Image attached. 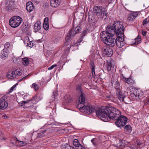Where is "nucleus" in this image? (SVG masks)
<instances>
[{"mask_svg": "<svg viewBox=\"0 0 149 149\" xmlns=\"http://www.w3.org/2000/svg\"><path fill=\"white\" fill-rule=\"evenodd\" d=\"M104 37H100L101 40L105 44L110 47H113L116 45V39L113 38V36H106L104 35Z\"/></svg>", "mask_w": 149, "mask_h": 149, "instance_id": "39448f33", "label": "nucleus"}, {"mask_svg": "<svg viewBox=\"0 0 149 149\" xmlns=\"http://www.w3.org/2000/svg\"><path fill=\"white\" fill-rule=\"evenodd\" d=\"M121 78L123 81L129 84H133L135 83L134 81L131 78H126L123 76V74H122L121 76Z\"/></svg>", "mask_w": 149, "mask_h": 149, "instance_id": "dca6fc26", "label": "nucleus"}, {"mask_svg": "<svg viewBox=\"0 0 149 149\" xmlns=\"http://www.w3.org/2000/svg\"><path fill=\"white\" fill-rule=\"evenodd\" d=\"M20 142L22 146H24L27 144V143L25 141H20Z\"/></svg>", "mask_w": 149, "mask_h": 149, "instance_id": "37998d69", "label": "nucleus"}, {"mask_svg": "<svg viewBox=\"0 0 149 149\" xmlns=\"http://www.w3.org/2000/svg\"><path fill=\"white\" fill-rule=\"evenodd\" d=\"M76 149H86L82 145L80 144L78 146H77L76 148Z\"/></svg>", "mask_w": 149, "mask_h": 149, "instance_id": "58836bf2", "label": "nucleus"}, {"mask_svg": "<svg viewBox=\"0 0 149 149\" xmlns=\"http://www.w3.org/2000/svg\"><path fill=\"white\" fill-rule=\"evenodd\" d=\"M43 26L45 30H47L49 29V24H48V17H46L44 19Z\"/></svg>", "mask_w": 149, "mask_h": 149, "instance_id": "412c9836", "label": "nucleus"}, {"mask_svg": "<svg viewBox=\"0 0 149 149\" xmlns=\"http://www.w3.org/2000/svg\"><path fill=\"white\" fill-rule=\"evenodd\" d=\"M22 21L21 17L15 16L10 18L9 21V24L12 27L15 28L19 26Z\"/></svg>", "mask_w": 149, "mask_h": 149, "instance_id": "423d86ee", "label": "nucleus"}, {"mask_svg": "<svg viewBox=\"0 0 149 149\" xmlns=\"http://www.w3.org/2000/svg\"><path fill=\"white\" fill-rule=\"evenodd\" d=\"M102 52L104 55L108 57L111 56L113 54L112 49L108 47L104 48L102 49Z\"/></svg>", "mask_w": 149, "mask_h": 149, "instance_id": "f8f14e48", "label": "nucleus"}, {"mask_svg": "<svg viewBox=\"0 0 149 149\" xmlns=\"http://www.w3.org/2000/svg\"><path fill=\"white\" fill-rule=\"evenodd\" d=\"M31 1H32L33 2H36V0H31Z\"/></svg>", "mask_w": 149, "mask_h": 149, "instance_id": "3c124183", "label": "nucleus"}, {"mask_svg": "<svg viewBox=\"0 0 149 149\" xmlns=\"http://www.w3.org/2000/svg\"><path fill=\"white\" fill-rule=\"evenodd\" d=\"M91 142L93 143V145L94 146L96 145V139L95 138H94L92 139L91 140Z\"/></svg>", "mask_w": 149, "mask_h": 149, "instance_id": "ea45409f", "label": "nucleus"}, {"mask_svg": "<svg viewBox=\"0 0 149 149\" xmlns=\"http://www.w3.org/2000/svg\"><path fill=\"white\" fill-rule=\"evenodd\" d=\"M31 87L34 89L36 91H37L39 89L38 86L35 83H33L32 84Z\"/></svg>", "mask_w": 149, "mask_h": 149, "instance_id": "2f4dec72", "label": "nucleus"}, {"mask_svg": "<svg viewBox=\"0 0 149 149\" xmlns=\"http://www.w3.org/2000/svg\"><path fill=\"white\" fill-rule=\"evenodd\" d=\"M26 6V10L29 13L31 12L34 9V6L33 4L31 1L27 3Z\"/></svg>", "mask_w": 149, "mask_h": 149, "instance_id": "6ab92c4d", "label": "nucleus"}, {"mask_svg": "<svg viewBox=\"0 0 149 149\" xmlns=\"http://www.w3.org/2000/svg\"><path fill=\"white\" fill-rule=\"evenodd\" d=\"M93 11L96 15L101 18H103L104 16H107V13L106 9L102 6H95L93 7Z\"/></svg>", "mask_w": 149, "mask_h": 149, "instance_id": "20e7f679", "label": "nucleus"}, {"mask_svg": "<svg viewBox=\"0 0 149 149\" xmlns=\"http://www.w3.org/2000/svg\"><path fill=\"white\" fill-rule=\"evenodd\" d=\"M148 100L146 102L145 101L144 102V103L145 104H149V98H148Z\"/></svg>", "mask_w": 149, "mask_h": 149, "instance_id": "a18cd8bd", "label": "nucleus"}, {"mask_svg": "<svg viewBox=\"0 0 149 149\" xmlns=\"http://www.w3.org/2000/svg\"><path fill=\"white\" fill-rule=\"evenodd\" d=\"M72 101V99H71L70 98L68 99V102H71Z\"/></svg>", "mask_w": 149, "mask_h": 149, "instance_id": "09e8293b", "label": "nucleus"}, {"mask_svg": "<svg viewBox=\"0 0 149 149\" xmlns=\"http://www.w3.org/2000/svg\"><path fill=\"white\" fill-rule=\"evenodd\" d=\"M7 51L5 50V49H3L1 53H0V57L2 58L5 59V57L8 56V53Z\"/></svg>", "mask_w": 149, "mask_h": 149, "instance_id": "b1692460", "label": "nucleus"}, {"mask_svg": "<svg viewBox=\"0 0 149 149\" xmlns=\"http://www.w3.org/2000/svg\"><path fill=\"white\" fill-rule=\"evenodd\" d=\"M111 83L112 84H113V82L112 81H111Z\"/></svg>", "mask_w": 149, "mask_h": 149, "instance_id": "6e6d98bb", "label": "nucleus"}, {"mask_svg": "<svg viewBox=\"0 0 149 149\" xmlns=\"http://www.w3.org/2000/svg\"><path fill=\"white\" fill-rule=\"evenodd\" d=\"M124 26L121 24V22L119 21L115 22L113 24L108 25L106 29V31L101 32L100 37H104V35L107 36H113L115 33L116 36L120 37L122 39L124 36Z\"/></svg>", "mask_w": 149, "mask_h": 149, "instance_id": "f03ea898", "label": "nucleus"}, {"mask_svg": "<svg viewBox=\"0 0 149 149\" xmlns=\"http://www.w3.org/2000/svg\"><path fill=\"white\" fill-rule=\"evenodd\" d=\"M31 106H33V104H32V105H31Z\"/></svg>", "mask_w": 149, "mask_h": 149, "instance_id": "bf43d9fd", "label": "nucleus"}, {"mask_svg": "<svg viewBox=\"0 0 149 149\" xmlns=\"http://www.w3.org/2000/svg\"><path fill=\"white\" fill-rule=\"evenodd\" d=\"M141 42V37L139 36H138L135 39L134 43L136 45H137Z\"/></svg>", "mask_w": 149, "mask_h": 149, "instance_id": "c756f323", "label": "nucleus"}, {"mask_svg": "<svg viewBox=\"0 0 149 149\" xmlns=\"http://www.w3.org/2000/svg\"><path fill=\"white\" fill-rule=\"evenodd\" d=\"M120 85L118 81H116L114 83V88L116 89V91H118V90H121L120 88Z\"/></svg>", "mask_w": 149, "mask_h": 149, "instance_id": "cd10ccee", "label": "nucleus"}, {"mask_svg": "<svg viewBox=\"0 0 149 149\" xmlns=\"http://www.w3.org/2000/svg\"><path fill=\"white\" fill-rule=\"evenodd\" d=\"M7 97L3 96L0 99V110L5 109L8 106V103L6 101Z\"/></svg>", "mask_w": 149, "mask_h": 149, "instance_id": "9b49d317", "label": "nucleus"}, {"mask_svg": "<svg viewBox=\"0 0 149 149\" xmlns=\"http://www.w3.org/2000/svg\"><path fill=\"white\" fill-rule=\"evenodd\" d=\"M125 130L129 132H130L132 131L131 127L129 125H126L125 126H123V127Z\"/></svg>", "mask_w": 149, "mask_h": 149, "instance_id": "c85d7f7f", "label": "nucleus"}, {"mask_svg": "<svg viewBox=\"0 0 149 149\" xmlns=\"http://www.w3.org/2000/svg\"><path fill=\"white\" fill-rule=\"evenodd\" d=\"M73 145L75 147V148H76L77 146H78L80 144L78 140L77 139H75L73 141Z\"/></svg>", "mask_w": 149, "mask_h": 149, "instance_id": "72a5a7b5", "label": "nucleus"}, {"mask_svg": "<svg viewBox=\"0 0 149 149\" xmlns=\"http://www.w3.org/2000/svg\"><path fill=\"white\" fill-rule=\"evenodd\" d=\"M57 66V65L56 64H54V65H52L50 67L48 68V70H51L54 67H56Z\"/></svg>", "mask_w": 149, "mask_h": 149, "instance_id": "a19ab883", "label": "nucleus"}, {"mask_svg": "<svg viewBox=\"0 0 149 149\" xmlns=\"http://www.w3.org/2000/svg\"><path fill=\"white\" fill-rule=\"evenodd\" d=\"M124 35L123 36V38L122 39L120 37H118V40H116V45L118 47H121L124 46L125 43L124 41Z\"/></svg>", "mask_w": 149, "mask_h": 149, "instance_id": "4468645a", "label": "nucleus"}, {"mask_svg": "<svg viewBox=\"0 0 149 149\" xmlns=\"http://www.w3.org/2000/svg\"><path fill=\"white\" fill-rule=\"evenodd\" d=\"M114 66L112 65L111 62L110 61H107V68L108 72L110 71L112 67H113Z\"/></svg>", "mask_w": 149, "mask_h": 149, "instance_id": "393cba45", "label": "nucleus"}, {"mask_svg": "<svg viewBox=\"0 0 149 149\" xmlns=\"http://www.w3.org/2000/svg\"><path fill=\"white\" fill-rule=\"evenodd\" d=\"M7 117V116H4V118H6Z\"/></svg>", "mask_w": 149, "mask_h": 149, "instance_id": "864d4df0", "label": "nucleus"}, {"mask_svg": "<svg viewBox=\"0 0 149 149\" xmlns=\"http://www.w3.org/2000/svg\"><path fill=\"white\" fill-rule=\"evenodd\" d=\"M83 38H82V37H81L78 40V42L79 43L81 42Z\"/></svg>", "mask_w": 149, "mask_h": 149, "instance_id": "49530a36", "label": "nucleus"}, {"mask_svg": "<svg viewBox=\"0 0 149 149\" xmlns=\"http://www.w3.org/2000/svg\"><path fill=\"white\" fill-rule=\"evenodd\" d=\"M71 45H70V48H71Z\"/></svg>", "mask_w": 149, "mask_h": 149, "instance_id": "13d9d810", "label": "nucleus"}, {"mask_svg": "<svg viewBox=\"0 0 149 149\" xmlns=\"http://www.w3.org/2000/svg\"><path fill=\"white\" fill-rule=\"evenodd\" d=\"M55 93H54V94H56V92H55Z\"/></svg>", "mask_w": 149, "mask_h": 149, "instance_id": "4d7b16f0", "label": "nucleus"}, {"mask_svg": "<svg viewBox=\"0 0 149 149\" xmlns=\"http://www.w3.org/2000/svg\"><path fill=\"white\" fill-rule=\"evenodd\" d=\"M115 122L116 125L118 127H123L126 124L127 120V117L123 115H120V116L116 120Z\"/></svg>", "mask_w": 149, "mask_h": 149, "instance_id": "6e6552de", "label": "nucleus"}, {"mask_svg": "<svg viewBox=\"0 0 149 149\" xmlns=\"http://www.w3.org/2000/svg\"><path fill=\"white\" fill-rule=\"evenodd\" d=\"M37 98V97L36 96H35L34 97H33L31 100H27V101H22L20 103H19V105L21 106H23L25 104L27 103L29 101H31L30 103H32L33 104H36L37 102L36 99Z\"/></svg>", "mask_w": 149, "mask_h": 149, "instance_id": "ddd939ff", "label": "nucleus"}, {"mask_svg": "<svg viewBox=\"0 0 149 149\" xmlns=\"http://www.w3.org/2000/svg\"><path fill=\"white\" fill-rule=\"evenodd\" d=\"M17 83L14 85L8 90V91L7 92V93L9 94L11 93L13 91L14 89L16 87V86L17 85Z\"/></svg>", "mask_w": 149, "mask_h": 149, "instance_id": "473e14b6", "label": "nucleus"}, {"mask_svg": "<svg viewBox=\"0 0 149 149\" xmlns=\"http://www.w3.org/2000/svg\"><path fill=\"white\" fill-rule=\"evenodd\" d=\"M96 113L104 122L109 121L111 119L116 120L121 115V112L118 109L110 107H104L96 110Z\"/></svg>", "mask_w": 149, "mask_h": 149, "instance_id": "f257e3e1", "label": "nucleus"}, {"mask_svg": "<svg viewBox=\"0 0 149 149\" xmlns=\"http://www.w3.org/2000/svg\"><path fill=\"white\" fill-rule=\"evenodd\" d=\"M90 65L91 69L92 76L93 77H95V66L93 62L92 61H91L90 63Z\"/></svg>", "mask_w": 149, "mask_h": 149, "instance_id": "4be33fe9", "label": "nucleus"}, {"mask_svg": "<svg viewBox=\"0 0 149 149\" xmlns=\"http://www.w3.org/2000/svg\"><path fill=\"white\" fill-rule=\"evenodd\" d=\"M118 91H116V94L118 98L121 102L124 101V98L125 97L124 94L121 92V90H118Z\"/></svg>", "mask_w": 149, "mask_h": 149, "instance_id": "a211bd4d", "label": "nucleus"}, {"mask_svg": "<svg viewBox=\"0 0 149 149\" xmlns=\"http://www.w3.org/2000/svg\"><path fill=\"white\" fill-rule=\"evenodd\" d=\"M142 144L141 143H136L135 144V147L137 148H138L139 147H141Z\"/></svg>", "mask_w": 149, "mask_h": 149, "instance_id": "e433bc0d", "label": "nucleus"}, {"mask_svg": "<svg viewBox=\"0 0 149 149\" xmlns=\"http://www.w3.org/2000/svg\"><path fill=\"white\" fill-rule=\"evenodd\" d=\"M142 35H143V36H146V32L145 31H143L142 32Z\"/></svg>", "mask_w": 149, "mask_h": 149, "instance_id": "de8ad7c7", "label": "nucleus"}, {"mask_svg": "<svg viewBox=\"0 0 149 149\" xmlns=\"http://www.w3.org/2000/svg\"><path fill=\"white\" fill-rule=\"evenodd\" d=\"M24 42L25 44H26V46H29L30 48L32 47L33 46V41H29L28 37L27 38L26 40H25Z\"/></svg>", "mask_w": 149, "mask_h": 149, "instance_id": "5701e85b", "label": "nucleus"}, {"mask_svg": "<svg viewBox=\"0 0 149 149\" xmlns=\"http://www.w3.org/2000/svg\"><path fill=\"white\" fill-rule=\"evenodd\" d=\"M129 147L131 149H135L132 146H130Z\"/></svg>", "mask_w": 149, "mask_h": 149, "instance_id": "8fccbe9b", "label": "nucleus"}, {"mask_svg": "<svg viewBox=\"0 0 149 149\" xmlns=\"http://www.w3.org/2000/svg\"><path fill=\"white\" fill-rule=\"evenodd\" d=\"M51 6L54 8L58 7L60 5L61 0H50Z\"/></svg>", "mask_w": 149, "mask_h": 149, "instance_id": "aec40b11", "label": "nucleus"}, {"mask_svg": "<svg viewBox=\"0 0 149 149\" xmlns=\"http://www.w3.org/2000/svg\"><path fill=\"white\" fill-rule=\"evenodd\" d=\"M109 97H107L108 98H109Z\"/></svg>", "mask_w": 149, "mask_h": 149, "instance_id": "052dcab7", "label": "nucleus"}, {"mask_svg": "<svg viewBox=\"0 0 149 149\" xmlns=\"http://www.w3.org/2000/svg\"><path fill=\"white\" fill-rule=\"evenodd\" d=\"M22 73V71L20 69H17L14 72H9L8 73L6 77L8 78L13 79L15 78L17 76L21 75Z\"/></svg>", "mask_w": 149, "mask_h": 149, "instance_id": "9d476101", "label": "nucleus"}, {"mask_svg": "<svg viewBox=\"0 0 149 149\" xmlns=\"http://www.w3.org/2000/svg\"><path fill=\"white\" fill-rule=\"evenodd\" d=\"M143 93L141 90H136L131 94V96L136 100H140L143 97Z\"/></svg>", "mask_w": 149, "mask_h": 149, "instance_id": "1a4fd4ad", "label": "nucleus"}, {"mask_svg": "<svg viewBox=\"0 0 149 149\" xmlns=\"http://www.w3.org/2000/svg\"><path fill=\"white\" fill-rule=\"evenodd\" d=\"M61 148L62 149H75L74 148H72L70 145L67 144L62 145L61 146Z\"/></svg>", "mask_w": 149, "mask_h": 149, "instance_id": "a878e982", "label": "nucleus"}, {"mask_svg": "<svg viewBox=\"0 0 149 149\" xmlns=\"http://www.w3.org/2000/svg\"><path fill=\"white\" fill-rule=\"evenodd\" d=\"M138 12H133L130 13L128 15L127 20L130 21H133L138 15Z\"/></svg>", "mask_w": 149, "mask_h": 149, "instance_id": "2eb2a0df", "label": "nucleus"}, {"mask_svg": "<svg viewBox=\"0 0 149 149\" xmlns=\"http://www.w3.org/2000/svg\"><path fill=\"white\" fill-rule=\"evenodd\" d=\"M77 89L79 90L81 93L79 102L77 106V108L79 109L80 111L84 113H88L89 114L95 111V107H93L89 104L87 106L84 104L85 103V95L83 93L81 90V86H79L77 87Z\"/></svg>", "mask_w": 149, "mask_h": 149, "instance_id": "7ed1b4c3", "label": "nucleus"}, {"mask_svg": "<svg viewBox=\"0 0 149 149\" xmlns=\"http://www.w3.org/2000/svg\"><path fill=\"white\" fill-rule=\"evenodd\" d=\"M149 22V18H146L143 20V25H144L147 24V23Z\"/></svg>", "mask_w": 149, "mask_h": 149, "instance_id": "c9c22d12", "label": "nucleus"}, {"mask_svg": "<svg viewBox=\"0 0 149 149\" xmlns=\"http://www.w3.org/2000/svg\"><path fill=\"white\" fill-rule=\"evenodd\" d=\"M53 95H54V96H55L56 95V94H54V91L53 92Z\"/></svg>", "mask_w": 149, "mask_h": 149, "instance_id": "603ef678", "label": "nucleus"}, {"mask_svg": "<svg viewBox=\"0 0 149 149\" xmlns=\"http://www.w3.org/2000/svg\"><path fill=\"white\" fill-rule=\"evenodd\" d=\"M41 28V23L39 21H37L34 24V29L35 32L40 31Z\"/></svg>", "mask_w": 149, "mask_h": 149, "instance_id": "f3484780", "label": "nucleus"}, {"mask_svg": "<svg viewBox=\"0 0 149 149\" xmlns=\"http://www.w3.org/2000/svg\"><path fill=\"white\" fill-rule=\"evenodd\" d=\"M29 59L28 58L25 57L22 59V62L24 65L25 66L27 65L29 63Z\"/></svg>", "mask_w": 149, "mask_h": 149, "instance_id": "bb28decb", "label": "nucleus"}, {"mask_svg": "<svg viewBox=\"0 0 149 149\" xmlns=\"http://www.w3.org/2000/svg\"><path fill=\"white\" fill-rule=\"evenodd\" d=\"M3 139V134L0 131V140H2Z\"/></svg>", "mask_w": 149, "mask_h": 149, "instance_id": "c03bdc74", "label": "nucleus"}, {"mask_svg": "<svg viewBox=\"0 0 149 149\" xmlns=\"http://www.w3.org/2000/svg\"><path fill=\"white\" fill-rule=\"evenodd\" d=\"M46 131V130H44L42 131V132L38 133L37 137L39 138H41L43 137L45 135V133Z\"/></svg>", "mask_w": 149, "mask_h": 149, "instance_id": "7c9ffc66", "label": "nucleus"}, {"mask_svg": "<svg viewBox=\"0 0 149 149\" xmlns=\"http://www.w3.org/2000/svg\"><path fill=\"white\" fill-rule=\"evenodd\" d=\"M10 44L8 42H6L5 44L4 48L3 49H5L6 51H7V49L10 46Z\"/></svg>", "mask_w": 149, "mask_h": 149, "instance_id": "4c0bfd02", "label": "nucleus"}, {"mask_svg": "<svg viewBox=\"0 0 149 149\" xmlns=\"http://www.w3.org/2000/svg\"><path fill=\"white\" fill-rule=\"evenodd\" d=\"M28 76H29V75H28L25 76V77H23V78H22L21 79L19 80H18V82H20V81H22L23 80H24L27 79V77H28Z\"/></svg>", "mask_w": 149, "mask_h": 149, "instance_id": "79ce46f5", "label": "nucleus"}, {"mask_svg": "<svg viewBox=\"0 0 149 149\" xmlns=\"http://www.w3.org/2000/svg\"><path fill=\"white\" fill-rule=\"evenodd\" d=\"M88 31V29H86L83 31L81 35L82 38H84L85 36L87 33Z\"/></svg>", "mask_w": 149, "mask_h": 149, "instance_id": "f704fd0d", "label": "nucleus"}, {"mask_svg": "<svg viewBox=\"0 0 149 149\" xmlns=\"http://www.w3.org/2000/svg\"><path fill=\"white\" fill-rule=\"evenodd\" d=\"M81 30V28L80 26H77L75 28H72L69 31L65 38L67 42H68L76 34L80 32Z\"/></svg>", "mask_w": 149, "mask_h": 149, "instance_id": "0eeeda50", "label": "nucleus"}, {"mask_svg": "<svg viewBox=\"0 0 149 149\" xmlns=\"http://www.w3.org/2000/svg\"><path fill=\"white\" fill-rule=\"evenodd\" d=\"M129 87H128L127 88V90H128V89H129Z\"/></svg>", "mask_w": 149, "mask_h": 149, "instance_id": "5fc2aeb1", "label": "nucleus"}]
</instances>
